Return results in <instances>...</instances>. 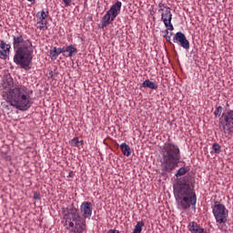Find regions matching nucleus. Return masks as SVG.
Returning a JSON list of instances; mask_svg holds the SVG:
<instances>
[{
  "label": "nucleus",
  "instance_id": "obj_8",
  "mask_svg": "<svg viewBox=\"0 0 233 233\" xmlns=\"http://www.w3.org/2000/svg\"><path fill=\"white\" fill-rule=\"evenodd\" d=\"M223 130H228L229 134H233V110H228L222 114L219 119Z\"/></svg>",
  "mask_w": 233,
  "mask_h": 233
},
{
  "label": "nucleus",
  "instance_id": "obj_29",
  "mask_svg": "<svg viewBox=\"0 0 233 233\" xmlns=\"http://www.w3.org/2000/svg\"><path fill=\"white\" fill-rule=\"evenodd\" d=\"M29 3H34L35 0H27Z\"/></svg>",
  "mask_w": 233,
  "mask_h": 233
},
{
  "label": "nucleus",
  "instance_id": "obj_13",
  "mask_svg": "<svg viewBox=\"0 0 233 233\" xmlns=\"http://www.w3.org/2000/svg\"><path fill=\"white\" fill-rule=\"evenodd\" d=\"M64 54L67 52V57H73V56H76L77 54V48H76V46L70 45L66 47H63Z\"/></svg>",
  "mask_w": 233,
  "mask_h": 233
},
{
  "label": "nucleus",
  "instance_id": "obj_22",
  "mask_svg": "<svg viewBox=\"0 0 233 233\" xmlns=\"http://www.w3.org/2000/svg\"><path fill=\"white\" fill-rule=\"evenodd\" d=\"M221 112H223V107L221 106L216 107L214 112L215 117H219V116H221Z\"/></svg>",
  "mask_w": 233,
  "mask_h": 233
},
{
  "label": "nucleus",
  "instance_id": "obj_1",
  "mask_svg": "<svg viewBox=\"0 0 233 233\" xmlns=\"http://www.w3.org/2000/svg\"><path fill=\"white\" fill-rule=\"evenodd\" d=\"M3 88L2 97L16 110L26 112L32 106L28 87L19 83H14V78L11 76H7L4 80Z\"/></svg>",
  "mask_w": 233,
  "mask_h": 233
},
{
  "label": "nucleus",
  "instance_id": "obj_24",
  "mask_svg": "<svg viewBox=\"0 0 233 233\" xmlns=\"http://www.w3.org/2000/svg\"><path fill=\"white\" fill-rule=\"evenodd\" d=\"M78 144H79V138L78 137H74L71 140V145H73V147H77Z\"/></svg>",
  "mask_w": 233,
  "mask_h": 233
},
{
  "label": "nucleus",
  "instance_id": "obj_14",
  "mask_svg": "<svg viewBox=\"0 0 233 233\" xmlns=\"http://www.w3.org/2000/svg\"><path fill=\"white\" fill-rule=\"evenodd\" d=\"M141 87L151 88V90H157V84L150 81L149 79H147L142 83Z\"/></svg>",
  "mask_w": 233,
  "mask_h": 233
},
{
  "label": "nucleus",
  "instance_id": "obj_11",
  "mask_svg": "<svg viewBox=\"0 0 233 233\" xmlns=\"http://www.w3.org/2000/svg\"><path fill=\"white\" fill-rule=\"evenodd\" d=\"M10 44H5L3 40L0 41V59H8L10 56Z\"/></svg>",
  "mask_w": 233,
  "mask_h": 233
},
{
  "label": "nucleus",
  "instance_id": "obj_25",
  "mask_svg": "<svg viewBox=\"0 0 233 233\" xmlns=\"http://www.w3.org/2000/svg\"><path fill=\"white\" fill-rule=\"evenodd\" d=\"M166 33H167V35H165V38H166V40L167 41V43H170V41H171V36L168 35V29L166 30Z\"/></svg>",
  "mask_w": 233,
  "mask_h": 233
},
{
  "label": "nucleus",
  "instance_id": "obj_15",
  "mask_svg": "<svg viewBox=\"0 0 233 233\" xmlns=\"http://www.w3.org/2000/svg\"><path fill=\"white\" fill-rule=\"evenodd\" d=\"M60 54H64V50L61 47H54L52 50H50V56L54 60L57 59Z\"/></svg>",
  "mask_w": 233,
  "mask_h": 233
},
{
  "label": "nucleus",
  "instance_id": "obj_30",
  "mask_svg": "<svg viewBox=\"0 0 233 233\" xmlns=\"http://www.w3.org/2000/svg\"><path fill=\"white\" fill-rule=\"evenodd\" d=\"M168 35H170V37H172L173 33H169V32H168Z\"/></svg>",
  "mask_w": 233,
  "mask_h": 233
},
{
  "label": "nucleus",
  "instance_id": "obj_28",
  "mask_svg": "<svg viewBox=\"0 0 233 233\" xmlns=\"http://www.w3.org/2000/svg\"><path fill=\"white\" fill-rule=\"evenodd\" d=\"M73 176H74V173L70 172L69 173V177H73Z\"/></svg>",
  "mask_w": 233,
  "mask_h": 233
},
{
  "label": "nucleus",
  "instance_id": "obj_16",
  "mask_svg": "<svg viewBox=\"0 0 233 233\" xmlns=\"http://www.w3.org/2000/svg\"><path fill=\"white\" fill-rule=\"evenodd\" d=\"M48 15H49V13H48V10L46 9H43L42 11L36 13V18L42 21H46V18L48 17Z\"/></svg>",
  "mask_w": 233,
  "mask_h": 233
},
{
  "label": "nucleus",
  "instance_id": "obj_7",
  "mask_svg": "<svg viewBox=\"0 0 233 233\" xmlns=\"http://www.w3.org/2000/svg\"><path fill=\"white\" fill-rule=\"evenodd\" d=\"M121 6L123 4L120 1H116L110 9L102 17V28H106L108 25L112 24L113 21L119 15L121 12Z\"/></svg>",
  "mask_w": 233,
  "mask_h": 233
},
{
  "label": "nucleus",
  "instance_id": "obj_17",
  "mask_svg": "<svg viewBox=\"0 0 233 233\" xmlns=\"http://www.w3.org/2000/svg\"><path fill=\"white\" fill-rule=\"evenodd\" d=\"M48 21L46 20H39L37 23H36V28L38 30H42L45 32V30H48Z\"/></svg>",
  "mask_w": 233,
  "mask_h": 233
},
{
  "label": "nucleus",
  "instance_id": "obj_20",
  "mask_svg": "<svg viewBox=\"0 0 233 233\" xmlns=\"http://www.w3.org/2000/svg\"><path fill=\"white\" fill-rule=\"evenodd\" d=\"M187 172H188V168L187 167H180L177 173H176V177H181V176H185V174H187Z\"/></svg>",
  "mask_w": 233,
  "mask_h": 233
},
{
  "label": "nucleus",
  "instance_id": "obj_6",
  "mask_svg": "<svg viewBox=\"0 0 233 233\" xmlns=\"http://www.w3.org/2000/svg\"><path fill=\"white\" fill-rule=\"evenodd\" d=\"M212 213L216 219L217 227L218 230L225 232L227 230V226L225 223L228 221V209L225 205L216 201L215 205L212 208Z\"/></svg>",
  "mask_w": 233,
  "mask_h": 233
},
{
  "label": "nucleus",
  "instance_id": "obj_10",
  "mask_svg": "<svg viewBox=\"0 0 233 233\" xmlns=\"http://www.w3.org/2000/svg\"><path fill=\"white\" fill-rule=\"evenodd\" d=\"M173 43H179L180 46L185 48V50H188V48H190V42H188V39H187L185 34L181 32H177L173 36Z\"/></svg>",
  "mask_w": 233,
  "mask_h": 233
},
{
  "label": "nucleus",
  "instance_id": "obj_26",
  "mask_svg": "<svg viewBox=\"0 0 233 233\" xmlns=\"http://www.w3.org/2000/svg\"><path fill=\"white\" fill-rule=\"evenodd\" d=\"M63 3L65 6H70V4L72 3V0H63Z\"/></svg>",
  "mask_w": 233,
  "mask_h": 233
},
{
  "label": "nucleus",
  "instance_id": "obj_23",
  "mask_svg": "<svg viewBox=\"0 0 233 233\" xmlns=\"http://www.w3.org/2000/svg\"><path fill=\"white\" fill-rule=\"evenodd\" d=\"M213 150L215 154H219L221 152V146L218 143L213 144Z\"/></svg>",
  "mask_w": 233,
  "mask_h": 233
},
{
  "label": "nucleus",
  "instance_id": "obj_27",
  "mask_svg": "<svg viewBox=\"0 0 233 233\" xmlns=\"http://www.w3.org/2000/svg\"><path fill=\"white\" fill-rule=\"evenodd\" d=\"M106 233H119L117 229H109Z\"/></svg>",
  "mask_w": 233,
  "mask_h": 233
},
{
  "label": "nucleus",
  "instance_id": "obj_12",
  "mask_svg": "<svg viewBox=\"0 0 233 233\" xmlns=\"http://www.w3.org/2000/svg\"><path fill=\"white\" fill-rule=\"evenodd\" d=\"M187 228L191 233H207V230H205V228H201V226L194 221L189 222Z\"/></svg>",
  "mask_w": 233,
  "mask_h": 233
},
{
  "label": "nucleus",
  "instance_id": "obj_9",
  "mask_svg": "<svg viewBox=\"0 0 233 233\" xmlns=\"http://www.w3.org/2000/svg\"><path fill=\"white\" fill-rule=\"evenodd\" d=\"M161 14V20L163 21L166 28L167 30H174V25H172V12L170 11V7H167V10L165 12L160 13Z\"/></svg>",
  "mask_w": 233,
  "mask_h": 233
},
{
  "label": "nucleus",
  "instance_id": "obj_4",
  "mask_svg": "<svg viewBox=\"0 0 233 233\" xmlns=\"http://www.w3.org/2000/svg\"><path fill=\"white\" fill-rule=\"evenodd\" d=\"M160 168L163 175L172 174L181 160L179 147L172 142H166L161 147Z\"/></svg>",
  "mask_w": 233,
  "mask_h": 233
},
{
  "label": "nucleus",
  "instance_id": "obj_2",
  "mask_svg": "<svg viewBox=\"0 0 233 233\" xmlns=\"http://www.w3.org/2000/svg\"><path fill=\"white\" fill-rule=\"evenodd\" d=\"M80 212L74 206H69L63 208V220L66 230L69 233H83L85 232V227L86 221L85 219H90L92 218V202H83L80 206Z\"/></svg>",
  "mask_w": 233,
  "mask_h": 233
},
{
  "label": "nucleus",
  "instance_id": "obj_21",
  "mask_svg": "<svg viewBox=\"0 0 233 233\" xmlns=\"http://www.w3.org/2000/svg\"><path fill=\"white\" fill-rule=\"evenodd\" d=\"M167 8H169V7L165 5V4H163V2H160L158 4V12H159V14H163V12H165V10H167Z\"/></svg>",
  "mask_w": 233,
  "mask_h": 233
},
{
  "label": "nucleus",
  "instance_id": "obj_3",
  "mask_svg": "<svg viewBox=\"0 0 233 233\" xmlns=\"http://www.w3.org/2000/svg\"><path fill=\"white\" fill-rule=\"evenodd\" d=\"M13 48L15 50L14 63L19 65L21 68H28L32 64V54L34 48L32 47V41L25 38L23 35H16L13 36Z\"/></svg>",
  "mask_w": 233,
  "mask_h": 233
},
{
  "label": "nucleus",
  "instance_id": "obj_19",
  "mask_svg": "<svg viewBox=\"0 0 233 233\" xmlns=\"http://www.w3.org/2000/svg\"><path fill=\"white\" fill-rule=\"evenodd\" d=\"M145 227V222L138 221L137 225L135 226V228L133 230V233H141L143 230V228Z\"/></svg>",
  "mask_w": 233,
  "mask_h": 233
},
{
  "label": "nucleus",
  "instance_id": "obj_5",
  "mask_svg": "<svg viewBox=\"0 0 233 233\" xmlns=\"http://www.w3.org/2000/svg\"><path fill=\"white\" fill-rule=\"evenodd\" d=\"M175 197L178 210H188L190 207L196 208L198 198L196 197V193L192 191L190 185L180 184L178 187V193L177 195H175Z\"/></svg>",
  "mask_w": 233,
  "mask_h": 233
},
{
  "label": "nucleus",
  "instance_id": "obj_18",
  "mask_svg": "<svg viewBox=\"0 0 233 233\" xmlns=\"http://www.w3.org/2000/svg\"><path fill=\"white\" fill-rule=\"evenodd\" d=\"M120 148L122 150V153L127 156V157H130V146H128L127 143H122L120 145Z\"/></svg>",
  "mask_w": 233,
  "mask_h": 233
}]
</instances>
